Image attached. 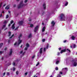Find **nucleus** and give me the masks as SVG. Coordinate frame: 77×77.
<instances>
[{
	"label": "nucleus",
	"mask_w": 77,
	"mask_h": 77,
	"mask_svg": "<svg viewBox=\"0 0 77 77\" xmlns=\"http://www.w3.org/2000/svg\"><path fill=\"white\" fill-rule=\"evenodd\" d=\"M26 5L24 4H23V2H21L20 4L19 5L17 8L18 9H20V8H23V7H24V6H25Z\"/></svg>",
	"instance_id": "f257e3e1"
},
{
	"label": "nucleus",
	"mask_w": 77,
	"mask_h": 77,
	"mask_svg": "<svg viewBox=\"0 0 77 77\" xmlns=\"http://www.w3.org/2000/svg\"><path fill=\"white\" fill-rule=\"evenodd\" d=\"M60 17L61 18V20H62V21H65V15H64L63 14H61Z\"/></svg>",
	"instance_id": "f03ea898"
},
{
	"label": "nucleus",
	"mask_w": 77,
	"mask_h": 77,
	"mask_svg": "<svg viewBox=\"0 0 77 77\" xmlns=\"http://www.w3.org/2000/svg\"><path fill=\"white\" fill-rule=\"evenodd\" d=\"M72 63H74L73 65L74 66H76L77 63L76 62H75V60H72Z\"/></svg>",
	"instance_id": "7ed1b4c3"
},
{
	"label": "nucleus",
	"mask_w": 77,
	"mask_h": 77,
	"mask_svg": "<svg viewBox=\"0 0 77 77\" xmlns=\"http://www.w3.org/2000/svg\"><path fill=\"white\" fill-rule=\"evenodd\" d=\"M51 27H54V26L55 25V22H54V21H52L51 22Z\"/></svg>",
	"instance_id": "20e7f679"
},
{
	"label": "nucleus",
	"mask_w": 77,
	"mask_h": 77,
	"mask_svg": "<svg viewBox=\"0 0 77 77\" xmlns=\"http://www.w3.org/2000/svg\"><path fill=\"white\" fill-rule=\"evenodd\" d=\"M21 42H22V40H20V39L19 38L18 39V43L17 44V45L18 46L19 45H20V44H21Z\"/></svg>",
	"instance_id": "39448f33"
},
{
	"label": "nucleus",
	"mask_w": 77,
	"mask_h": 77,
	"mask_svg": "<svg viewBox=\"0 0 77 77\" xmlns=\"http://www.w3.org/2000/svg\"><path fill=\"white\" fill-rule=\"evenodd\" d=\"M38 28H39V27L38 26H36L35 28L34 32H36V31H37V30H38Z\"/></svg>",
	"instance_id": "423d86ee"
},
{
	"label": "nucleus",
	"mask_w": 77,
	"mask_h": 77,
	"mask_svg": "<svg viewBox=\"0 0 77 77\" xmlns=\"http://www.w3.org/2000/svg\"><path fill=\"white\" fill-rule=\"evenodd\" d=\"M18 23L19 24V25H20L21 26H22L23 24V21H19L18 22Z\"/></svg>",
	"instance_id": "0eeeda50"
},
{
	"label": "nucleus",
	"mask_w": 77,
	"mask_h": 77,
	"mask_svg": "<svg viewBox=\"0 0 77 77\" xmlns=\"http://www.w3.org/2000/svg\"><path fill=\"white\" fill-rule=\"evenodd\" d=\"M12 54V49H11L10 50V51L9 54V56H11Z\"/></svg>",
	"instance_id": "6e6552de"
},
{
	"label": "nucleus",
	"mask_w": 77,
	"mask_h": 77,
	"mask_svg": "<svg viewBox=\"0 0 77 77\" xmlns=\"http://www.w3.org/2000/svg\"><path fill=\"white\" fill-rule=\"evenodd\" d=\"M43 7L44 9H46V4L45 3H44L43 4Z\"/></svg>",
	"instance_id": "1a4fd4ad"
},
{
	"label": "nucleus",
	"mask_w": 77,
	"mask_h": 77,
	"mask_svg": "<svg viewBox=\"0 0 77 77\" xmlns=\"http://www.w3.org/2000/svg\"><path fill=\"white\" fill-rule=\"evenodd\" d=\"M39 51L40 54H42V48H40Z\"/></svg>",
	"instance_id": "9d476101"
},
{
	"label": "nucleus",
	"mask_w": 77,
	"mask_h": 77,
	"mask_svg": "<svg viewBox=\"0 0 77 77\" xmlns=\"http://www.w3.org/2000/svg\"><path fill=\"white\" fill-rule=\"evenodd\" d=\"M66 51V49H65L64 50H61V51L60 52V53H63V52H65Z\"/></svg>",
	"instance_id": "9b49d317"
},
{
	"label": "nucleus",
	"mask_w": 77,
	"mask_h": 77,
	"mask_svg": "<svg viewBox=\"0 0 77 77\" xmlns=\"http://www.w3.org/2000/svg\"><path fill=\"white\" fill-rule=\"evenodd\" d=\"M71 38H72V40H75V37L74 35H72L71 37Z\"/></svg>",
	"instance_id": "f8f14e48"
},
{
	"label": "nucleus",
	"mask_w": 77,
	"mask_h": 77,
	"mask_svg": "<svg viewBox=\"0 0 77 77\" xmlns=\"http://www.w3.org/2000/svg\"><path fill=\"white\" fill-rule=\"evenodd\" d=\"M45 27L44 26L43 27V28L42 29V32H44L45 31Z\"/></svg>",
	"instance_id": "ddd939ff"
},
{
	"label": "nucleus",
	"mask_w": 77,
	"mask_h": 77,
	"mask_svg": "<svg viewBox=\"0 0 77 77\" xmlns=\"http://www.w3.org/2000/svg\"><path fill=\"white\" fill-rule=\"evenodd\" d=\"M32 36V34L30 33L28 36V38H31Z\"/></svg>",
	"instance_id": "4468645a"
},
{
	"label": "nucleus",
	"mask_w": 77,
	"mask_h": 77,
	"mask_svg": "<svg viewBox=\"0 0 77 77\" xmlns=\"http://www.w3.org/2000/svg\"><path fill=\"white\" fill-rule=\"evenodd\" d=\"M15 26V23H14L12 26V29H15V26Z\"/></svg>",
	"instance_id": "2eb2a0df"
},
{
	"label": "nucleus",
	"mask_w": 77,
	"mask_h": 77,
	"mask_svg": "<svg viewBox=\"0 0 77 77\" xmlns=\"http://www.w3.org/2000/svg\"><path fill=\"white\" fill-rule=\"evenodd\" d=\"M5 9H7L8 10L9 9V5H7L6 7L5 8Z\"/></svg>",
	"instance_id": "dca6fc26"
},
{
	"label": "nucleus",
	"mask_w": 77,
	"mask_h": 77,
	"mask_svg": "<svg viewBox=\"0 0 77 77\" xmlns=\"http://www.w3.org/2000/svg\"><path fill=\"white\" fill-rule=\"evenodd\" d=\"M3 43H1L0 44V48H2V47L3 46Z\"/></svg>",
	"instance_id": "f3484780"
},
{
	"label": "nucleus",
	"mask_w": 77,
	"mask_h": 77,
	"mask_svg": "<svg viewBox=\"0 0 77 77\" xmlns=\"http://www.w3.org/2000/svg\"><path fill=\"white\" fill-rule=\"evenodd\" d=\"M8 33L9 34L8 35V36H10L11 35V32H9Z\"/></svg>",
	"instance_id": "a211bd4d"
},
{
	"label": "nucleus",
	"mask_w": 77,
	"mask_h": 77,
	"mask_svg": "<svg viewBox=\"0 0 77 77\" xmlns=\"http://www.w3.org/2000/svg\"><path fill=\"white\" fill-rule=\"evenodd\" d=\"M48 46H49V44H47V46L46 47V48L47 49H48Z\"/></svg>",
	"instance_id": "6ab92c4d"
},
{
	"label": "nucleus",
	"mask_w": 77,
	"mask_h": 77,
	"mask_svg": "<svg viewBox=\"0 0 77 77\" xmlns=\"http://www.w3.org/2000/svg\"><path fill=\"white\" fill-rule=\"evenodd\" d=\"M26 46L27 48L29 47V43L26 44Z\"/></svg>",
	"instance_id": "aec40b11"
},
{
	"label": "nucleus",
	"mask_w": 77,
	"mask_h": 77,
	"mask_svg": "<svg viewBox=\"0 0 77 77\" xmlns=\"http://www.w3.org/2000/svg\"><path fill=\"white\" fill-rule=\"evenodd\" d=\"M22 36V34H20V35L18 37L19 39H20V38H21V37Z\"/></svg>",
	"instance_id": "412c9836"
},
{
	"label": "nucleus",
	"mask_w": 77,
	"mask_h": 77,
	"mask_svg": "<svg viewBox=\"0 0 77 77\" xmlns=\"http://www.w3.org/2000/svg\"><path fill=\"white\" fill-rule=\"evenodd\" d=\"M14 34H13L9 38V39H11L12 37H14Z\"/></svg>",
	"instance_id": "4be33fe9"
},
{
	"label": "nucleus",
	"mask_w": 77,
	"mask_h": 77,
	"mask_svg": "<svg viewBox=\"0 0 77 77\" xmlns=\"http://www.w3.org/2000/svg\"><path fill=\"white\" fill-rule=\"evenodd\" d=\"M27 49H28V48L27 47H26L24 49V50H27Z\"/></svg>",
	"instance_id": "5701e85b"
},
{
	"label": "nucleus",
	"mask_w": 77,
	"mask_h": 77,
	"mask_svg": "<svg viewBox=\"0 0 77 77\" xmlns=\"http://www.w3.org/2000/svg\"><path fill=\"white\" fill-rule=\"evenodd\" d=\"M68 5V2H66V4H65V6H67V5Z\"/></svg>",
	"instance_id": "b1692460"
},
{
	"label": "nucleus",
	"mask_w": 77,
	"mask_h": 77,
	"mask_svg": "<svg viewBox=\"0 0 77 77\" xmlns=\"http://www.w3.org/2000/svg\"><path fill=\"white\" fill-rule=\"evenodd\" d=\"M10 75V73H9V72H7V75L9 76Z\"/></svg>",
	"instance_id": "393cba45"
},
{
	"label": "nucleus",
	"mask_w": 77,
	"mask_h": 77,
	"mask_svg": "<svg viewBox=\"0 0 77 77\" xmlns=\"http://www.w3.org/2000/svg\"><path fill=\"white\" fill-rule=\"evenodd\" d=\"M19 28V26H17V27H16L15 29L14 30H16L18 29Z\"/></svg>",
	"instance_id": "a878e982"
},
{
	"label": "nucleus",
	"mask_w": 77,
	"mask_h": 77,
	"mask_svg": "<svg viewBox=\"0 0 77 77\" xmlns=\"http://www.w3.org/2000/svg\"><path fill=\"white\" fill-rule=\"evenodd\" d=\"M30 27H33V24H30Z\"/></svg>",
	"instance_id": "bb28decb"
},
{
	"label": "nucleus",
	"mask_w": 77,
	"mask_h": 77,
	"mask_svg": "<svg viewBox=\"0 0 77 77\" xmlns=\"http://www.w3.org/2000/svg\"><path fill=\"white\" fill-rule=\"evenodd\" d=\"M60 61L59 60H57V61L56 62V64H58L59 62Z\"/></svg>",
	"instance_id": "cd10ccee"
},
{
	"label": "nucleus",
	"mask_w": 77,
	"mask_h": 77,
	"mask_svg": "<svg viewBox=\"0 0 77 77\" xmlns=\"http://www.w3.org/2000/svg\"><path fill=\"white\" fill-rule=\"evenodd\" d=\"M42 42H45V38H43L42 40Z\"/></svg>",
	"instance_id": "c85d7f7f"
},
{
	"label": "nucleus",
	"mask_w": 77,
	"mask_h": 77,
	"mask_svg": "<svg viewBox=\"0 0 77 77\" xmlns=\"http://www.w3.org/2000/svg\"><path fill=\"white\" fill-rule=\"evenodd\" d=\"M2 4H3V2H1V4L0 5V8H2Z\"/></svg>",
	"instance_id": "c756f323"
},
{
	"label": "nucleus",
	"mask_w": 77,
	"mask_h": 77,
	"mask_svg": "<svg viewBox=\"0 0 77 77\" xmlns=\"http://www.w3.org/2000/svg\"><path fill=\"white\" fill-rule=\"evenodd\" d=\"M55 70H56L57 71L58 70V69H59L58 67H56L55 68Z\"/></svg>",
	"instance_id": "7c9ffc66"
},
{
	"label": "nucleus",
	"mask_w": 77,
	"mask_h": 77,
	"mask_svg": "<svg viewBox=\"0 0 77 77\" xmlns=\"http://www.w3.org/2000/svg\"><path fill=\"white\" fill-rule=\"evenodd\" d=\"M7 23V21L5 20L4 22V24H6Z\"/></svg>",
	"instance_id": "2f4dec72"
},
{
	"label": "nucleus",
	"mask_w": 77,
	"mask_h": 77,
	"mask_svg": "<svg viewBox=\"0 0 77 77\" xmlns=\"http://www.w3.org/2000/svg\"><path fill=\"white\" fill-rule=\"evenodd\" d=\"M39 64V62H38L37 63V64L36 65V66H38V65Z\"/></svg>",
	"instance_id": "473e14b6"
},
{
	"label": "nucleus",
	"mask_w": 77,
	"mask_h": 77,
	"mask_svg": "<svg viewBox=\"0 0 77 77\" xmlns=\"http://www.w3.org/2000/svg\"><path fill=\"white\" fill-rule=\"evenodd\" d=\"M66 50L67 51H68L69 53L71 52V51L70 50L68 49H67Z\"/></svg>",
	"instance_id": "72a5a7b5"
},
{
	"label": "nucleus",
	"mask_w": 77,
	"mask_h": 77,
	"mask_svg": "<svg viewBox=\"0 0 77 77\" xmlns=\"http://www.w3.org/2000/svg\"><path fill=\"white\" fill-rule=\"evenodd\" d=\"M6 27V25H4L3 26V27H2V29H3V28L4 27Z\"/></svg>",
	"instance_id": "f704fd0d"
},
{
	"label": "nucleus",
	"mask_w": 77,
	"mask_h": 77,
	"mask_svg": "<svg viewBox=\"0 0 77 77\" xmlns=\"http://www.w3.org/2000/svg\"><path fill=\"white\" fill-rule=\"evenodd\" d=\"M8 18H9V15H6V18L7 19Z\"/></svg>",
	"instance_id": "c9c22d12"
},
{
	"label": "nucleus",
	"mask_w": 77,
	"mask_h": 77,
	"mask_svg": "<svg viewBox=\"0 0 77 77\" xmlns=\"http://www.w3.org/2000/svg\"><path fill=\"white\" fill-rule=\"evenodd\" d=\"M17 42H16L14 44V46L17 45Z\"/></svg>",
	"instance_id": "e433bc0d"
},
{
	"label": "nucleus",
	"mask_w": 77,
	"mask_h": 77,
	"mask_svg": "<svg viewBox=\"0 0 77 77\" xmlns=\"http://www.w3.org/2000/svg\"><path fill=\"white\" fill-rule=\"evenodd\" d=\"M16 74L17 75H18V71H17L16 72Z\"/></svg>",
	"instance_id": "4c0bfd02"
},
{
	"label": "nucleus",
	"mask_w": 77,
	"mask_h": 77,
	"mask_svg": "<svg viewBox=\"0 0 77 77\" xmlns=\"http://www.w3.org/2000/svg\"><path fill=\"white\" fill-rule=\"evenodd\" d=\"M6 74V72H5L3 73V74H2L3 76H5V74Z\"/></svg>",
	"instance_id": "58836bf2"
},
{
	"label": "nucleus",
	"mask_w": 77,
	"mask_h": 77,
	"mask_svg": "<svg viewBox=\"0 0 77 77\" xmlns=\"http://www.w3.org/2000/svg\"><path fill=\"white\" fill-rule=\"evenodd\" d=\"M11 24H12V23H14V21L13 20H11Z\"/></svg>",
	"instance_id": "ea45409f"
},
{
	"label": "nucleus",
	"mask_w": 77,
	"mask_h": 77,
	"mask_svg": "<svg viewBox=\"0 0 77 77\" xmlns=\"http://www.w3.org/2000/svg\"><path fill=\"white\" fill-rule=\"evenodd\" d=\"M13 71H14L15 70V67H13Z\"/></svg>",
	"instance_id": "a19ab883"
},
{
	"label": "nucleus",
	"mask_w": 77,
	"mask_h": 77,
	"mask_svg": "<svg viewBox=\"0 0 77 77\" xmlns=\"http://www.w3.org/2000/svg\"><path fill=\"white\" fill-rule=\"evenodd\" d=\"M75 47H76V45H75V44H74L73 45V47H74V48H75Z\"/></svg>",
	"instance_id": "79ce46f5"
},
{
	"label": "nucleus",
	"mask_w": 77,
	"mask_h": 77,
	"mask_svg": "<svg viewBox=\"0 0 77 77\" xmlns=\"http://www.w3.org/2000/svg\"><path fill=\"white\" fill-rule=\"evenodd\" d=\"M13 65H14V66H15V63L14 62L13 63Z\"/></svg>",
	"instance_id": "37998d69"
},
{
	"label": "nucleus",
	"mask_w": 77,
	"mask_h": 77,
	"mask_svg": "<svg viewBox=\"0 0 77 77\" xmlns=\"http://www.w3.org/2000/svg\"><path fill=\"white\" fill-rule=\"evenodd\" d=\"M60 54V53L58 52L57 53V56H59V55Z\"/></svg>",
	"instance_id": "c03bdc74"
},
{
	"label": "nucleus",
	"mask_w": 77,
	"mask_h": 77,
	"mask_svg": "<svg viewBox=\"0 0 77 77\" xmlns=\"http://www.w3.org/2000/svg\"><path fill=\"white\" fill-rule=\"evenodd\" d=\"M46 50V48H44V51H45Z\"/></svg>",
	"instance_id": "a18cd8bd"
},
{
	"label": "nucleus",
	"mask_w": 77,
	"mask_h": 77,
	"mask_svg": "<svg viewBox=\"0 0 77 77\" xmlns=\"http://www.w3.org/2000/svg\"><path fill=\"white\" fill-rule=\"evenodd\" d=\"M10 42H11V40H8V43H10Z\"/></svg>",
	"instance_id": "49530a36"
},
{
	"label": "nucleus",
	"mask_w": 77,
	"mask_h": 77,
	"mask_svg": "<svg viewBox=\"0 0 77 77\" xmlns=\"http://www.w3.org/2000/svg\"><path fill=\"white\" fill-rule=\"evenodd\" d=\"M28 0H25L24 1V2L25 3H27V1Z\"/></svg>",
	"instance_id": "de8ad7c7"
},
{
	"label": "nucleus",
	"mask_w": 77,
	"mask_h": 77,
	"mask_svg": "<svg viewBox=\"0 0 77 77\" xmlns=\"http://www.w3.org/2000/svg\"><path fill=\"white\" fill-rule=\"evenodd\" d=\"M60 74H63V73L62 72H60Z\"/></svg>",
	"instance_id": "09e8293b"
},
{
	"label": "nucleus",
	"mask_w": 77,
	"mask_h": 77,
	"mask_svg": "<svg viewBox=\"0 0 77 77\" xmlns=\"http://www.w3.org/2000/svg\"><path fill=\"white\" fill-rule=\"evenodd\" d=\"M13 7L14 8H15V7H16V5L14 4L13 5Z\"/></svg>",
	"instance_id": "8fccbe9b"
},
{
	"label": "nucleus",
	"mask_w": 77,
	"mask_h": 77,
	"mask_svg": "<svg viewBox=\"0 0 77 77\" xmlns=\"http://www.w3.org/2000/svg\"><path fill=\"white\" fill-rule=\"evenodd\" d=\"M66 42V40H64L63 41V42L64 43H65V42Z\"/></svg>",
	"instance_id": "3c124183"
},
{
	"label": "nucleus",
	"mask_w": 77,
	"mask_h": 77,
	"mask_svg": "<svg viewBox=\"0 0 77 77\" xmlns=\"http://www.w3.org/2000/svg\"><path fill=\"white\" fill-rule=\"evenodd\" d=\"M35 55H34L32 57V59H34V58H35Z\"/></svg>",
	"instance_id": "603ef678"
},
{
	"label": "nucleus",
	"mask_w": 77,
	"mask_h": 77,
	"mask_svg": "<svg viewBox=\"0 0 77 77\" xmlns=\"http://www.w3.org/2000/svg\"><path fill=\"white\" fill-rule=\"evenodd\" d=\"M6 4H5L4 5H3V7H5V6H6Z\"/></svg>",
	"instance_id": "864d4df0"
},
{
	"label": "nucleus",
	"mask_w": 77,
	"mask_h": 77,
	"mask_svg": "<svg viewBox=\"0 0 77 77\" xmlns=\"http://www.w3.org/2000/svg\"><path fill=\"white\" fill-rule=\"evenodd\" d=\"M25 53H26V52H24L23 53L22 55H24V54H25Z\"/></svg>",
	"instance_id": "5fc2aeb1"
},
{
	"label": "nucleus",
	"mask_w": 77,
	"mask_h": 77,
	"mask_svg": "<svg viewBox=\"0 0 77 77\" xmlns=\"http://www.w3.org/2000/svg\"><path fill=\"white\" fill-rule=\"evenodd\" d=\"M58 75V77H61V75H60L59 74V75Z\"/></svg>",
	"instance_id": "6e6d98bb"
},
{
	"label": "nucleus",
	"mask_w": 77,
	"mask_h": 77,
	"mask_svg": "<svg viewBox=\"0 0 77 77\" xmlns=\"http://www.w3.org/2000/svg\"><path fill=\"white\" fill-rule=\"evenodd\" d=\"M3 52L2 51H0V54H2Z\"/></svg>",
	"instance_id": "4d7b16f0"
},
{
	"label": "nucleus",
	"mask_w": 77,
	"mask_h": 77,
	"mask_svg": "<svg viewBox=\"0 0 77 77\" xmlns=\"http://www.w3.org/2000/svg\"><path fill=\"white\" fill-rule=\"evenodd\" d=\"M23 52V51H21L20 53V54H21V53H22Z\"/></svg>",
	"instance_id": "13d9d810"
},
{
	"label": "nucleus",
	"mask_w": 77,
	"mask_h": 77,
	"mask_svg": "<svg viewBox=\"0 0 77 77\" xmlns=\"http://www.w3.org/2000/svg\"><path fill=\"white\" fill-rule=\"evenodd\" d=\"M27 73H28L27 72H26L25 73V75H27Z\"/></svg>",
	"instance_id": "bf43d9fd"
},
{
	"label": "nucleus",
	"mask_w": 77,
	"mask_h": 77,
	"mask_svg": "<svg viewBox=\"0 0 77 77\" xmlns=\"http://www.w3.org/2000/svg\"><path fill=\"white\" fill-rule=\"evenodd\" d=\"M2 17V13L0 14V17Z\"/></svg>",
	"instance_id": "052dcab7"
},
{
	"label": "nucleus",
	"mask_w": 77,
	"mask_h": 77,
	"mask_svg": "<svg viewBox=\"0 0 77 77\" xmlns=\"http://www.w3.org/2000/svg\"><path fill=\"white\" fill-rule=\"evenodd\" d=\"M65 69H68V68L67 67H65L64 68Z\"/></svg>",
	"instance_id": "680f3d73"
},
{
	"label": "nucleus",
	"mask_w": 77,
	"mask_h": 77,
	"mask_svg": "<svg viewBox=\"0 0 77 77\" xmlns=\"http://www.w3.org/2000/svg\"><path fill=\"white\" fill-rule=\"evenodd\" d=\"M61 48H59L58 49L59 50H61Z\"/></svg>",
	"instance_id": "e2e57ef3"
},
{
	"label": "nucleus",
	"mask_w": 77,
	"mask_h": 77,
	"mask_svg": "<svg viewBox=\"0 0 77 77\" xmlns=\"http://www.w3.org/2000/svg\"><path fill=\"white\" fill-rule=\"evenodd\" d=\"M11 24H10V23H9V25H8V26H9V27H10V26H11Z\"/></svg>",
	"instance_id": "0e129e2a"
},
{
	"label": "nucleus",
	"mask_w": 77,
	"mask_h": 77,
	"mask_svg": "<svg viewBox=\"0 0 77 77\" xmlns=\"http://www.w3.org/2000/svg\"><path fill=\"white\" fill-rule=\"evenodd\" d=\"M44 14V12H43L42 13V15H43Z\"/></svg>",
	"instance_id": "69168bd1"
},
{
	"label": "nucleus",
	"mask_w": 77,
	"mask_h": 77,
	"mask_svg": "<svg viewBox=\"0 0 77 77\" xmlns=\"http://www.w3.org/2000/svg\"><path fill=\"white\" fill-rule=\"evenodd\" d=\"M8 12L9 14H11V11H8Z\"/></svg>",
	"instance_id": "338daca9"
},
{
	"label": "nucleus",
	"mask_w": 77,
	"mask_h": 77,
	"mask_svg": "<svg viewBox=\"0 0 77 77\" xmlns=\"http://www.w3.org/2000/svg\"><path fill=\"white\" fill-rule=\"evenodd\" d=\"M22 47H23V45H22L20 46V48H22Z\"/></svg>",
	"instance_id": "774afa93"
}]
</instances>
